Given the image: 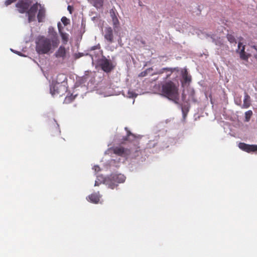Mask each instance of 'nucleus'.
<instances>
[{
  "mask_svg": "<svg viewBox=\"0 0 257 257\" xmlns=\"http://www.w3.org/2000/svg\"><path fill=\"white\" fill-rule=\"evenodd\" d=\"M51 40L42 37L39 38L36 45V50L39 54H47L53 48L57 47L59 40L56 32L52 34Z\"/></svg>",
  "mask_w": 257,
  "mask_h": 257,
  "instance_id": "1",
  "label": "nucleus"
},
{
  "mask_svg": "<svg viewBox=\"0 0 257 257\" xmlns=\"http://www.w3.org/2000/svg\"><path fill=\"white\" fill-rule=\"evenodd\" d=\"M125 177L121 174H113L106 178L102 176H97L95 182V186H98L103 183L111 189H114L117 185V183H123L125 180Z\"/></svg>",
  "mask_w": 257,
  "mask_h": 257,
  "instance_id": "2",
  "label": "nucleus"
},
{
  "mask_svg": "<svg viewBox=\"0 0 257 257\" xmlns=\"http://www.w3.org/2000/svg\"><path fill=\"white\" fill-rule=\"evenodd\" d=\"M27 15L29 23L35 21L36 19L39 23H42L44 21L46 16V9L44 6L36 3L27 11Z\"/></svg>",
  "mask_w": 257,
  "mask_h": 257,
  "instance_id": "3",
  "label": "nucleus"
},
{
  "mask_svg": "<svg viewBox=\"0 0 257 257\" xmlns=\"http://www.w3.org/2000/svg\"><path fill=\"white\" fill-rule=\"evenodd\" d=\"M162 93L163 96L177 103L179 99L178 89L173 82L169 81L163 84Z\"/></svg>",
  "mask_w": 257,
  "mask_h": 257,
  "instance_id": "4",
  "label": "nucleus"
},
{
  "mask_svg": "<svg viewBox=\"0 0 257 257\" xmlns=\"http://www.w3.org/2000/svg\"><path fill=\"white\" fill-rule=\"evenodd\" d=\"M113 153L122 157L125 158V160L128 158H133L135 157L132 154V150H130L127 149H124L121 147H116L113 149Z\"/></svg>",
  "mask_w": 257,
  "mask_h": 257,
  "instance_id": "5",
  "label": "nucleus"
},
{
  "mask_svg": "<svg viewBox=\"0 0 257 257\" xmlns=\"http://www.w3.org/2000/svg\"><path fill=\"white\" fill-rule=\"evenodd\" d=\"M50 90L52 96H54L56 94L62 95L66 91L67 88L64 84H60V83H54L53 82L50 85Z\"/></svg>",
  "mask_w": 257,
  "mask_h": 257,
  "instance_id": "6",
  "label": "nucleus"
},
{
  "mask_svg": "<svg viewBox=\"0 0 257 257\" xmlns=\"http://www.w3.org/2000/svg\"><path fill=\"white\" fill-rule=\"evenodd\" d=\"M242 39L240 38L239 41L238 42L237 49L236 50L237 53L239 54V57L241 60L248 61V58L251 56L252 53L250 52L246 53L245 51V45H243L241 40Z\"/></svg>",
  "mask_w": 257,
  "mask_h": 257,
  "instance_id": "7",
  "label": "nucleus"
},
{
  "mask_svg": "<svg viewBox=\"0 0 257 257\" xmlns=\"http://www.w3.org/2000/svg\"><path fill=\"white\" fill-rule=\"evenodd\" d=\"M99 64L102 69L106 72L111 71L115 66L111 60L106 59L105 57L100 60Z\"/></svg>",
  "mask_w": 257,
  "mask_h": 257,
  "instance_id": "8",
  "label": "nucleus"
},
{
  "mask_svg": "<svg viewBox=\"0 0 257 257\" xmlns=\"http://www.w3.org/2000/svg\"><path fill=\"white\" fill-rule=\"evenodd\" d=\"M30 6V1L29 0L20 1L16 5L18 10L21 13H23L26 11L27 12Z\"/></svg>",
  "mask_w": 257,
  "mask_h": 257,
  "instance_id": "9",
  "label": "nucleus"
},
{
  "mask_svg": "<svg viewBox=\"0 0 257 257\" xmlns=\"http://www.w3.org/2000/svg\"><path fill=\"white\" fill-rule=\"evenodd\" d=\"M103 36L105 40L108 43L111 44L114 42L112 29L110 27L104 29Z\"/></svg>",
  "mask_w": 257,
  "mask_h": 257,
  "instance_id": "10",
  "label": "nucleus"
},
{
  "mask_svg": "<svg viewBox=\"0 0 257 257\" xmlns=\"http://www.w3.org/2000/svg\"><path fill=\"white\" fill-rule=\"evenodd\" d=\"M238 147L241 150L248 153L257 152V145H249L243 143H240L238 144Z\"/></svg>",
  "mask_w": 257,
  "mask_h": 257,
  "instance_id": "11",
  "label": "nucleus"
},
{
  "mask_svg": "<svg viewBox=\"0 0 257 257\" xmlns=\"http://www.w3.org/2000/svg\"><path fill=\"white\" fill-rule=\"evenodd\" d=\"M147 75H153L159 73H163L165 71L168 72L169 73L167 74V76H169L172 72V69L169 68H163L159 71H154L152 68H149L145 70Z\"/></svg>",
  "mask_w": 257,
  "mask_h": 257,
  "instance_id": "12",
  "label": "nucleus"
},
{
  "mask_svg": "<svg viewBox=\"0 0 257 257\" xmlns=\"http://www.w3.org/2000/svg\"><path fill=\"white\" fill-rule=\"evenodd\" d=\"M110 17L111 18L112 25L115 31H117L119 27V22L117 19V16L113 10L110 11Z\"/></svg>",
  "mask_w": 257,
  "mask_h": 257,
  "instance_id": "13",
  "label": "nucleus"
},
{
  "mask_svg": "<svg viewBox=\"0 0 257 257\" xmlns=\"http://www.w3.org/2000/svg\"><path fill=\"white\" fill-rule=\"evenodd\" d=\"M100 197V196L99 194V192L94 193L89 195L88 198H87V199L88 201L91 203L96 204L98 203Z\"/></svg>",
  "mask_w": 257,
  "mask_h": 257,
  "instance_id": "14",
  "label": "nucleus"
},
{
  "mask_svg": "<svg viewBox=\"0 0 257 257\" xmlns=\"http://www.w3.org/2000/svg\"><path fill=\"white\" fill-rule=\"evenodd\" d=\"M66 49L63 46H60L58 50L55 52V56L56 58H61L63 59L65 58L66 56Z\"/></svg>",
  "mask_w": 257,
  "mask_h": 257,
  "instance_id": "15",
  "label": "nucleus"
},
{
  "mask_svg": "<svg viewBox=\"0 0 257 257\" xmlns=\"http://www.w3.org/2000/svg\"><path fill=\"white\" fill-rule=\"evenodd\" d=\"M60 26H61V24L60 23H59L58 24V30H59V33L60 34L61 37L62 38V39L63 41V43L65 44L68 41L69 35L67 33H63L62 32Z\"/></svg>",
  "mask_w": 257,
  "mask_h": 257,
  "instance_id": "16",
  "label": "nucleus"
},
{
  "mask_svg": "<svg viewBox=\"0 0 257 257\" xmlns=\"http://www.w3.org/2000/svg\"><path fill=\"white\" fill-rule=\"evenodd\" d=\"M250 105V96L246 93H245L244 99H243V103L241 106V107L247 108Z\"/></svg>",
  "mask_w": 257,
  "mask_h": 257,
  "instance_id": "17",
  "label": "nucleus"
},
{
  "mask_svg": "<svg viewBox=\"0 0 257 257\" xmlns=\"http://www.w3.org/2000/svg\"><path fill=\"white\" fill-rule=\"evenodd\" d=\"M88 1L96 8L101 7L103 3V0H88Z\"/></svg>",
  "mask_w": 257,
  "mask_h": 257,
  "instance_id": "18",
  "label": "nucleus"
},
{
  "mask_svg": "<svg viewBox=\"0 0 257 257\" xmlns=\"http://www.w3.org/2000/svg\"><path fill=\"white\" fill-rule=\"evenodd\" d=\"M182 77L186 82L190 81L191 76L187 74V70L184 69L182 71Z\"/></svg>",
  "mask_w": 257,
  "mask_h": 257,
  "instance_id": "19",
  "label": "nucleus"
},
{
  "mask_svg": "<svg viewBox=\"0 0 257 257\" xmlns=\"http://www.w3.org/2000/svg\"><path fill=\"white\" fill-rule=\"evenodd\" d=\"M123 95L128 98H134L137 95V94L131 90H128L126 93L124 91H123Z\"/></svg>",
  "mask_w": 257,
  "mask_h": 257,
  "instance_id": "20",
  "label": "nucleus"
},
{
  "mask_svg": "<svg viewBox=\"0 0 257 257\" xmlns=\"http://www.w3.org/2000/svg\"><path fill=\"white\" fill-rule=\"evenodd\" d=\"M101 94L103 95L104 97H107L115 95V93L113 90L110 88H109L107 91L103 92Z\"/></svg>",
  "mask_w": 257,
  "mask_h": 257,
  "instance_id": "21",
  "label": "nucleus"
},
{
  "mask_svg": "<svg viewBox=\"0 0 257 257\" xmlns=\"http://www.w3.org/2000/svg\"><path fill=\"white\" fill-rule=\"evenodd\" d=\"M211 39L212 40V42L215 43V44L216 45H218V46H221L223 45V40L220 38H219L218 39L216 40L215 37H211Z\"/></svg>",
  "mask_w": 257,
  "mask_h": 257,
  "instance_id": "22",
  "label": "nucleus"
},
{
  "mask_svg": "<svg viewBox=\"0 0 257 257\" xmlns=\"http://www.w3.org/2000/svg\"><path fill=\"white\" fill-rule=\"evenodd\" d=\"M227 39L230 43H236V41L234 36L231 34H228L227 35Z\"/></svg>",
  "mask_w": 257,
  "mask_h": 257,
  "instance_id": "23",
  "label": "nucleus"
},
{
  "mask_svg": "<svg viewBox=\"0 0 257 257\" xmlns=\"http://www.w3.org/2000/svg\"><path fill=\"white\" fill-rule=\"evenodd\" d=\"M135 138V136L134 135L132 134L131 132L127 133V137L125 139V140H128L130 141H132Z\"/></svg>",
  "mask_w": 257,
  "mask_h": 257,
  "instance_id": "24",
  "label": "nucleus"
},
{
  "mask_svg": "<svg viewBox=\"0 0 257 257\" xmlns=\"http://www.w3.org/2000/svg\"><path fill=\"white\" fill-rule=\"evenodd\" d=\"M193 94H194V91L193 90H190V94H189V96L187 99V100L188 101H195V99H194V98L193 97Z\"/></svg>",
  "mask_w": 257,
  "mask_h": 257,
  "instance_id": "25",
  "label": "nucleus"
},
{
  "mask_svg": "<svg viewBox=\"0 0 257 257\" xmlns=\"http://www.w3.org/2000/svg\"><path fill=\"white\" fill-rule=\"evenodd\" d=\"M245 114L246 120L248 121L252 115V111L251 110H248L245 112Z\"/></svg>",
  "mask_w": 257,
  "mask_h": 257,
  "instance_id": "26",
  "label": "nucleus"
},
{
  "mask_svg": "<svg viewBox=\"0 0 257 257\" xmlns=\"http://www.w3.org/2000/svg\"><path fill=\"white\" fill-rule=\"evenodd\" d=\"M234 100H235V102L236 104H237L238 105H241V101L240 98L239 99H238L237 98H235Z\"/></svg>",
  "mask_w": 257,
  "mask_h": 257,
  "instance_id": "27",
  "label": "nucleus"
},
{
  "mask_svg": "<svg viewBox=\"0 0 257 257\" xmlns=\"http://www.w3.org/2000/svg\"><path fill=\"white\" fill-rule=\"evenodd\" d=\"M16 1V0H7L5 2V4H6V6H8V5H10L11 4H12V3Z\"/></svg>",
  "mask_w": 257,
  "mask_h": 257,
  "instance_id": "28",
  "label": "nucleus"
},
{
  "mask_svg": "<svg viewBox=\"0 0 257 257\" xmlns=\"http://www.w3.org/2000/svg\"><path fill=\"white\" fill-rule=\"evenodd\" d=\"M93 169L94 170L95 172H99L100 169L98 166H94L93 168Z\"/></svg>",
  "mask_w": 257,
  "mask_h": 257,
  "instance_id": "29",
  "label": "nucleus"
},
{
  "mask_svg": "<svg viewBox=\"0 0 257 257\" xmlns=\"http://www.w3.org/2000/svg\"><path fill=\"white\" fill-rule=\"evenodd\" d=\"M67 19L66 18V17H63L62 19H61V21L64 24V25H66L67 24Z\"/></svg>",
  "mask_w": 257,
  "mask_h": 257,
  "instance_id": "30",
  "label": "nucleus"
},
{
  "mask_svg": "<svg viewBox=\"0 0 257 257\" xmlns=\"http://www.w3.org/2000/svg\"><path fill=\"white\" fill-rule=\"evenodd\" d=\"M146 75H147V73H146V72L145 71H144V72H142L140 74V76H143V77L145 76H146Z\"/></svg>",
  "mask_w": 257,
  "mask_h": 257,
  "instance_id": "31",
  "label": "nucleus"
},
{
  "mask_svg": "<svg viewBox=\"0 0 257 257\" xmlns=\"http://www.w3.org/2000/svg\"><path fill=\"white\" fill-rule=\"evenodd\" d=\"M182 99L184 101L186 100V97L184 92L182 94Z\"/></svg>",
  "mask_w": 257,
  "mask_h": 257,
  "instance_id": "32",
  "label": "nucleus"
},
{
  "mask_svg": "<svg viewBox=\"0 0 257 257\" xmlns=\"http://www.w3.org/2000/svg\"><path fill=\"white\" fill-rule=\"evenodd\" d=\"M11 50L14 52H15L16 54H18V55H20V53L17 51H14L13 49H11Z\"/></svg>",
  "mask_w": 257,
  "mask_h": 257,
  "instance_id": "33",
  "label": "nucleus"
},
{
  "mask_svg": "<svg viewBox=\"0 0 257 257\" xmlns=\"http://www.w3.org/2000/svg\"><path fill=\"white\" fill-rule=\"evenodd\" d=\"M121 42V38H119L118 40V42L119 44H120Z\"/></svg>",
  "mask_w": 257,
  "mask_h": 257,
  "instance_id": "34",
  "label": "nucleus"
},
{
  "mask_svg": "<svg viewBox=\"0 0 257 257\" xmlns=\"http://www.w3.org/2000/svg\"><path fill=\"white\" fill-rule=\"evenodd\" d=\"M115 161L114 160H111L110 162L111 165H112L113 163H114Z\"/></svg>",
  "mask_w": 257,
  "mask_h": 257,
  "instance_id": "35",
  "label": "nucleus"
},
{
  "mask_svg": "<svg viewBox=\"0 0 257 257\" xmlns=\"http://www.w3.org/2000/svg\"><path fill=\"white\" fill-rule=\"evenodd\" d=\"M68 10L71 12V10H70V6H69L68 7Z\"/></svg>",
  "mask_w": 257,
  "mask_h": 257,
  "instance_id": "36",
  "label": "nucleus"
},
{
  "mask_svg": "<svg viewBox=\"0 0 257 257\" xmlns=\"http://www.w3.org/2000/svg\"><path fill=\"white\" fill-rule=\"evenodd\" d=\"M70 99V97H66L65 99V101H67L68 100Z\"/></svg>",
  "mask_w": 257,
  "mask_h": 257,
  "instance_id": "37",
  "label": "nucleus"
},
{
  "mask_svg": "<svg viewBox=\"0 0 257 257\" xmlns=\"http://www.w3.org/2000/svg\"><path fill=\"white\" fill-rule=\"evenodd\" d=\"M62 76H63V77H64V80L66 79V77H65V76L62 75Z\"/></svg>",
  "mask_w": 257,
  "mask_h": 257,
  "instance_id": "38",
  "label": "nucleus"
}]
</instances>
